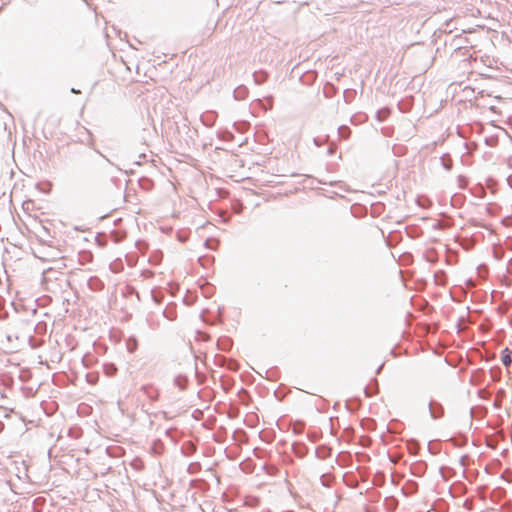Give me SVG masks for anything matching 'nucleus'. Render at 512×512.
Wrapping results in <instances>:
<instances>
[{
    "label": "nucleus",
    "instance_id": "nucleus-42",
    "mask_svg": "<svg viewBox=\"0 0 512 512\" xmlns=\"http://www.w3.org/2000/svg\"><path fill=\"white\" fill-rule=\"evenodd\" d=\"M153 450H154V452H155V453H159V451H158V447H156V446H155V447H153Z\"/></svg>",
    "mask_w": 512,
    "mask_h": 512
},
{
    "label": "nucleus",
    "instance_id": "nucleus-3",
    "mask_svg": "<svg viewBox=\"0 0 512 512\" xmlns=\"http://www.w3.org/2000/svg\"><path fill=\"white\" fill-rule=\"evenodd\" d=\"M292 451L297 457L303 458L308 453V447L303 442H294L292 444Z\"/></svg>",
    "mask_w": 512,
    "mask_h": 512
},
{
    "label": "nucleus",
    "instance_id": "nucleus-40",
    "mask_svg": "<svg viewBox=\"0 0 512 512\" xmlns=\"http://www.w3.org/2000/svg\"><path fill=\"white\" fill-rule=\"evenodd\" d=\"M71 92L74 93V94H77V93H80V90L75 89V88H71Z\"/></svg>",
    "mask_w": 512,
    "mask_h": 512
},
{
    "label": "nucleus",
    "instance_id": "nucleus-6",
    "mask_svg": "<svg viewBox=\"0 0 512 512\" xmlns=\"http://www.w3.org/2000/svg\"><path fill=\"white\" fill-rule=\"evenodd\" d=\"M268 77H269V74L265 70H258L253 73L254 83L257 85H261L264 82H266Z\"/></svg>",
    "mask_w": 512,
    "mask_h": 512
},
{
    "label": "nucleus",
    "instance_id": "nucleus-11",
    "mask_svg": "<svg viewBox=\"0 0 512 512\" xmlns=\"http://www.w3.org/2000/svg\"><path fill=\"white\" fill-rule=\"evenodd\" d=\"M88 287L93 291H100L104 288V283L96 276L88 280Z\"/></svg>",
    "mask_w": 512,
    "mask_h": 512
},
{
    "label": "nucleus",
    "instance_id": "nucleus-37",
    "mask_svg": "<svg viewBox=\"0 0 512 512\" xmlns=\"http://www.w3.org/2000/svg\"><path fill=\"white\" fill-rule=\"evenodd\" d=\"M476 410H477V408H474V407L471 408V410H470L471 418L476 417Z\"/></svg>",
    "mask_w": 512,
    "mask_h": 512
},
{
    "label": "nucleus",
    "instance_id": "nucleus-44",
    "mask_svg": "<svg viewBox=\"0 0 512 512\" xmlns=\"http://www.w3.org/2000/svg\"><path fill=\"white\" fill-rule=\"evenodd\" d=\"M158 443H160V440H157V442H154L153 447H155Z\"/></svg>",
    "mask_w": 512,
    "mask_h": 512
},
{
    "label": "nucleus",
    "instance_id": "nucleus-5",
    "mask_svg": "<svg viewBox=\"0 0 512 512\" xmlns=\"http://www.w3.org/2000/svg\"><path fill=\"white\" fill-rule=\"evenodd\" d=\"M233 346V341L229 337H221L217 341V348L221 351L228 352Z\"/></svg>",
    "mask_w": 512,
    "mask_h": 512
},
{
    "label": "nucleus",
    "instance_id": "nucleus-32",
    "mask_svg": "<svg viewBox=\"0 0 512 512\" xmlns=\"http://www.w3.org/2000/svg\"><path fill=\"white\" fill-rule=\"evenodd\" d=\"M209 260H210L209 258L204 257V256H202V257H199V258H198V262H199L201 265H203V266L205 265V261H209Z\"/></svg>",
    "mask_w": 512,
    "mask_h": 512
},
{
    "label": "nucleus",
    "instance_id": "nucleus-17",
    "mask_svg": "<svg viewBox=\"0 0 512 512\" xmlns=\"http://www.w3.org/2000/svg\"><path fill=\"white\" fill-rule=\"evenodd\" d=\"M361 405V402L359 399H349L347 402H346V407L349 411L351 412H355L359 409Z\"/></svg>",
    "mask_w": 512,
    "mask_h": 512
},
{
    "label": "nucleus",
    "instance_id": "nucleus-10",
    "mask_svg": "<svg viewBox=\"0 0 512 512\" xmlns=\"http://www.w3.org/2000/svg\"><path fill=\"white\" fill-rule=\"evenodd\" d=\"M248 88L244 85L236 87L233 91V96L236 100H244L248 95Z\"/></svg>",
    "mask_w": 512,
    "mask_h": 512
},
{
    "label": "nucleus",
    "instance_id": "nucleus-46",
    "mask_svg": "<svg viewBox=\"0 0 512 512\" xmlns=\"http://www.w3.org/2000/svg\"><path fill=\"white\" fill-rule=\"evenodd\" d=\"M413 451H415V448H410L409 449V452L412 453Z\"/></svg>",
    "mask_w": 512,
    "mask_h": 512
},
{
    "label": "nucleus",
    "instance_id": "nucleus-27",
    "mask_svg": "<svg viewBox=\"0 0 512 512\" xmlns=\"http://www.w3.org/2000/svg\"><path fill=\"white\" fill-rule=\"evenodd\" d=\"M332 480H333V478L329 474H323L321 476V483L325 487H329Z\"/></svg>",
    "mask_w": 512,
    "mask_h": 512
},
{
    "label": "nucleus",
    "instance_id": "nucleus-34",
    "mask_svg": "<svg viewBox=\"0 0 512 512\" xmlns=\"http://www.w3.org/2000/svg\"><path fill=\"white\" fill-rule=\"evenodd\" d=\"M466 459H467V455H463L461 458H460V464L462 466H465L466 465Z\"/></svg>",
    "mask_w": 512,
    "mask_h": 512
},
{
    "label": "nucleus",
    "instance_id": "nucleus-30",
    "mask_svg": "<svg viewBox=\"0 0 512 512\" xmlns=\"http://www.w3.org/2000/svg\"><path fill=\"white\" fill-rule=\"evenodd\" d=\"M147 160V155L145 153H140L138 155V160L135 161V164L136 165H141L143 163V161H146Z\"/></svg>",
    "mask_w": 512,
    "mask_h": 512
},
{
    "label": "nucleus",
    "instance_id": "nucleus-35",
    "mask_svg": "<svg viewBox=\"0 0 512 512\" xmlns=\"http://www.w3.org/2000/svg\"><path fill=\"white\" fill-rule=\"evenodd\" d=\"M507 184L510 188H512V174L507 177Z\"/></svg>",
    "mask_w": 512,
    "mask_h": 512
},
{
    "label": "nucleus",
    "instance_id": "nucleus-1",
    "mask_svg": "<svg viewBox=\"0 0 512 512\" xmlns=\"http://www.w3.org/2000/svg\"><path fill=\"white\" fill-rule=\"evenodd\" d=\"M428 409H429L430 417L433 420L441 419V418H443V416L445 414V409H444L443 405L436 400H431L429 402Z\"/></svg>",
    "mask_w": 512,
    "mask_h": 512
},
{
    "label": "nucleus",
    "instance_id": "nucleus-14",
    "mask_svg": "<svg viewBox=\"0 0 512 512\" xmlns=\"http://www.w3.org/2000/svg\"><path fill=\"white\" fill-rule=\"evenodd\" d=\"M501 361L504 366L508 367L512 363L511 352L508 348L501 351Z\"/></svg>",
    "mask_w": 512,
    "mask_h": 512
},
{
    "label": "nucleus",
    "instance_id": "nucleus-39",
    "mask_svg": "<svg viewBox=\"0 0 512 512\" xmlns=\"http://www.w3.org/2000/svg\"><path fill=\"white\" fill-rule=\"evenodd\" d=\"M152 297L154 299L155 302L159 303L160 302V299L159 297H156V295L152 294Z\"/></svg>",
    "mask_w": 512,
    "mask_h": 512
},
{
    "label": "nucleus",
    "instance_id": "nucleus-47",
    "mask_svg": "<svg viewBox=\"0 0 512 512\" xmlns=\"http://www.w3.org/2000/svg\"><path fill=\"white\" fill-rule=\"evenodd\" d=\"M444 467L440 468V473H443Z\"/></svg>",
    "mask_w": 512,
    "mask_h": 512
},
{
    "label": "nucleus",
    "instance_id": "nucleus-21",
    "mask_svg": "<svg viewBox=\"0 0 512 512\" xmlns=\"http://www.w3.org/2000/svg\"><path fill=\"white\" fill-rule=\"evenodd\" d=\"M412 107V101L410 99L402 100L398 103V108L401 112L407 113Z\"/></svg>",
    "mask_w": 512,
    "mask_h": 512
},
{
    "label": "nucleus",
    "instance_id": "nucleus-43",
    "mask_svg": "<svg viewBox=\"0 0 512 512\" xmlns=\"http://www.w3.org/2000/svg\"><path fill=\"white\" fill-rule=\"evenodd\" d=\"M158 443H160V440H157V442H154L153 447H155Z\"/></svg>",
    "mask_w": 512,
    "mask_h": 512
},
{
    "label": "nucleus",
    "instance_id": "nucleus-24",
    "mask_svg": "<svg viewBox=\"0 0 512 512\" xmlns=\"http://www.w3.org/2000/svg\"><path fill=\"white\" fill-rule=\"evenodd\" d=\"M389 116V110L387 108L380 109L376 112V118L382 122Z\"/></svg>",
    "mask_w": 512,
    "mask_h": 512
},
{
    "label": "nucleus",
    "instance_id": "nucleus-22",
    "mask_svg": "<svg viewBox=\"0 0 512 512\" xmlns=\"http://www.w3.org/2000/svg\"><path fill=\"white\" fill-rule=\"evenodd\" d=\"M356 91L353 89H346L343 92V98L346 103H351L353 99L355 98Z\"/></svg>",
    "mask_w": 512,
    "mask_h": 512
},
{
    "label": "nucleus",
    "instance_id": "nucleus-45",
    "mask_svg": "<svg viewBox=\"0 0 512 512\" xmlns=\"http://www.w3.org/2000/svg\"><path fill=\"white\" fill-rule=\"evenodd\" d=\"M413 451H415V448H410L409 449V452L412 453Z\"/></svg>",
    "mask_w": 512,
    "mask_h": 512
},
{
    "label": "nucleus",
    "instance_id": "nucleus-13",
    "mask_svg": "<svg viewBox=\"0 0 512 512\" xmlns=\"http://www.w3.org/2000/svg\"><path fill=\"white\" fill-rule=\"evenodd\" d=\"M434 280L437 285L444 286L446 284L447 275L445 271L439 270L434 274Z\"/></svg>",
    "mask_w": 512,
    "mask_h": 512
},
{
    "label": "nucleus",
    "instance_id": "nucleus-23",
    "mask_svg": "<svg viewBox=\"0 0 512 512\" xmlns=\"http://www.w3.org/2000/svg\"><path fill=\"white\" fill-rule=\"evenodd\" d=\"M350 133H351V130L346 125H342L338 128V134L343 139H347L350 136Z\"/></svg>",
    "mask_w": 512,
    "mask_h": 512
},
{
    "label": "nucleus",
    "instance_id": "nucleus-41",
    "mask_svg": "<svg viewBox=\"0 0 512 512\" xmlns=\"http://www.w3.org/2000/svg\"><path fill=\"white\" fill-rule=\"evenodd\" d=\"M459 181H460V182H461V181H466V179H465V177H463V176H459Z\"/></svg>",
    "mask_w": 512,
    "mask_h": 512
},
{
    "label": "nucleus",
    "instance_id": "nucleus-36",
    "mask_svg": "<svg viewBox=\"0 0 512 512\" xmlns=\"http://www.w3.org/2000/svg\"><path fill=\"white\" fill-rule=\"evenodd\" d=\"M327 153H328L329 155H333V154L335 153V147L330 146V147L328 148Z\"/></svg>",
    "mask_w": 512,
    "mask_h": 512
},
{
    "label": "nucleus",
    "instance_id": "nucleus-28",
    "mask_svg": "<svg viewBox=\"0 0 512 512\" xmlns=\"http://www.w3.org/2000/svg\"><path fill=\"white\" fill-rule=\"evenodd\" d=\"M163 316L168 320L173 321L176 319V311H169L168 309H165L163 311Z\"/></svg>",
    "mask_w": 512,
    "mask_h": 512
},
{
    "label": "nucleus",
    "instance_id": "nucleus-9",
    "mask_svg": "<svg viewBox=\"0 0 512 512\" xmlns=\"http://www.w3.org/2000/svg\"><path fill=\"white\" fill-rule=\"evenodd\" d=\"M379 391V386H378V380L376 378H374L371 382V385L369 386H366L364 388V394L366 397H371L375 394H377Z\"/></svg>",
    "mask_w": 512,
    "mask_h": 512
},
{
    "label": "nucleus",
    "instance_id": "nucleus-19",
    "mask_svg": "<svg viewBox=\"0 0 512 512\" xmlns=\"http://www.w3.org/2000/svg\"><path fill=\"white\" fill-rule=\"evenodd\" d=\"M205 248L216 251L219 246V241L215 238H207L204 242Z\"/></svg>",
    "mask_w": 512,
    "mask_h": 512
},
{
    "label": "nucleus",
    "instance_id": "nucleus-33",
    "mask_svg": "<svg viewBox=\"0 0 512 512\" xmlns=\"http://www.w3.org/2000/svg\"><path fill=\"white\" fill-rule=\"evenodd\" d=\"M313 142L317 147H320L322 145V140L318 137L314 138Z\"/></svg>",
    "mask_w": 512,
    "mask_h": 512
},
{
    "label": "nucleus",
    "instance_id": "nucleus-12",
    "mask_svg": "<svg viewBox=\"0 0 512 512\" xmlns=\"http://www.w3.org/2000/svg\"><path fill=\"white\" fill-rule=\"evenodd\" d=\"M142 390L151 401L158 400L159 393L153 388L152 385H144L142 386Z\"/></svg>",
    "mask_w": 512,
    "mask_h": 512
},
{
    "label": "nucleus",
    "instance_id": "nucleus-29",
    "mask_svg": "<svg viewBox=\"0 0 512 512\" xmlns=\"http://www.w3.org/2000/svg\"><path fill=\"white\" fill-rule=\"evenodd\" d=\"M382 134L386 137H391L392 136V133H393V128L392 127H384L382 128Z\"/></svg>",
    "mask_w": 512,
    "mask_h": 512
},
{
    "label": "nucleus",
    "instance_id": "nucleus-15",
    "mask_svg": "<svg viewBox=\"0 0 512 512\" xmlns=\"http://www.w3.org/2000/svg\"><path fill=\"white\" fill-rule=\"evenodd\" d=\"M485 372L483 370H475L471 375V382L475 385L480 384L484 377Z\"/></svg>",
    "mask_w": 512,
    "mask_h": 512
},
{
    "label": "nucleus",
    "instance_id": "nucleus-38",
    "mask_svg": "<svg viewBox=\"0 0 512 512\" xmlns=\"http://www.w3.org/2000/svg\"><path fill=\"white\" fill-rule=\"evenodd\" d=\"M384 364H381L375 371L376 374H380L382 368H383Z\"/></svg>",
    "mask_w": 512,
    "mask_h": 512
},
{
    "label": "nucleus",
    "instance_id": "nucleus-4",
    "mask_svg": "<svg viewBox=\"0 0 512 512\" xmlns=\"http://www.w3.org/2000/svg\"><path fill=\"white\" fill-rule=\"evenodd\" d=\"M332 449L326 445H320L315 450V456L318 459L324 460L331 456Z\"/></svg>",
    "mask_w": 512,
    "mask_h": 512
},
{
    "label": "nucleus",
    "instance_id": "nucleus-20",
    "mask_svg": "<svg viewBox=\"0 0 512 512\" xmlns=\"http://www.w3.org/2000/svg\"><path fill=\"white\" fill-rule=\"evenodd\" d=\"M315 80V74L313 72H306L300 77V81L304 85H311Z\"/></svg>",
    "mask_w": 512,
    "mask_h": 512
},
{
    "label": "nucleus",
    "instance_id": "nucleus-8",
    "mask_svg": "<svg viewBox=\"0 0 512 512\" xmlns=\"http://www.w3.org/2000/svg\"><path fill=\"white\" fill-rule=\"evenodd\" d=\"M174 385L180 390H185L188 386L189 380L186 375L179 374L174 378Z\"/></svg>",
    "mask_w": 512,
    "mask_h": 512
},
{
    "label": "nucleus",
    "instance_id": "nucleus-16",
    "mask_svg": "<svg viewBox=\"0 0 512 512\" xmlns=\"http://www.w3.org/2000/svg\"><path fill=\"white\" fill-rule=\"evenodd\" d=\"M126 345H127L128 352L134 353L137 350V347H138L137 338L135 336L129 337L128 340H127Z\"/></svg>",
    "mask_w": 512,
    "mask_h": 512
},
{
    "label": "nucleus",
    "instance_id": "nucleus-2",
    "mask_svg": "<svg viewBox=\"0 0 512 512\" xmlns=\"http://www.w3.org/2000/svg\"><path fill=\"white\" fill-rule=\"evenodd\" d=\"M427 470V464L424 461H417L410 466V472L415 477L424 476Z\"/></svg>",
    "mask_w": 512,
    "mask_h": 512
},
{
    "label": "nucleus",
    "instance_id": "nucleus-18",
    "mask_svg": "<svg viewBox=\"0 0 512 512\" xmlns=\"http://www.w3.org/2000/svg\"><path fill=\"white\" fill-rule=\"evenodd\" d=\"M440 160H441V165L445 170L450 171L452 169L453 161L449 155H443L440 158Z\"/></svg>",
    "mask_w": 512,
    "mask_h": 512
},
{
    "label": "nucleus",
    "instance_id": "nucleus-7",
    "mask_svg": "<svg viewBox=\"0 0 512 512\" xmlns=\"http://www.w3.org/2000/svg\"><path fill=\"white\" fill-rule=\"evenodd\" d=\"M93 260V254L88 250H82L78 254V261L80 265H86Z\"/></svg>",
    "mask_w": 512,
    "mask_h": 512
},
{
    "label": "nucleus",
    "instance_id": "nucleus-25",
    "mask_svg": "<svg viewBox=\"0 0 512 512\" xmlns=\"http://www.w3.org/2000/svg\"><path fill=\"white\" fill-rule=\"evenodd\" d=\"M484 143L488 146V147H495L498 145V137L497 136H488V137H485L484 139Z\"/></svg>",
    "mask_w": 512,
    "mask_h": 512
},
{
    "label": "nucleus",
    "instance_id": "nucleus-26",
    "mask_svg": "<svg viewBox=\"0 0 512 512\" xmlns=\"http://www.w3.org/2000/svg\"><path fill=\"white\" fill-rule=\"evenodd\" d=\"M140 186L145 189H149L152 186V181L147 177H142L139 180Z\"/></svg>",
    "mask_w": 512,
    "mask_h": 512
},
{
    "label": "nucleus",
    "instance_id": "nucleus-31",
    "mask_svg": "<svg viewBox=\"0 0 512 512\" xmlns=\"http://www.w3.org/2000/svg\"><path fill=\"white\" fill-rule=\"evenodd\" d=\"M221 359H222L223 361H227V359H226V358H224V357H222ZM228 362H229V366H228V367H229L230 369H232V370H237V369H238V364H237V362H235V361H233V360H228Z\"/></svg>",
    "mask_w": 512,
    "mask_h": 512
}]
</instances>
